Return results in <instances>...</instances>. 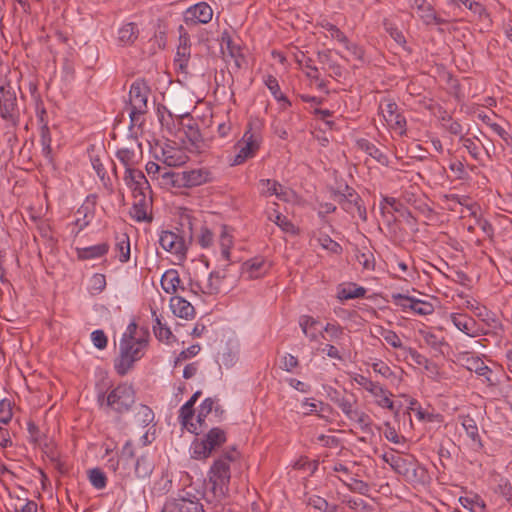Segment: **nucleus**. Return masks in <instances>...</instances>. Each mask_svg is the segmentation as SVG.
Returning <instances> with one entry per match:
<instances>
[{"label":"nucleus","instance_id":"e433bc0d","mask_svg":"<svg viewBox=\"0 0 512 512\" xmlns=\"http://www.w3.org/2000/svg\"><path fill=\"white\" fill-rule=\"evenodd\" d=\"M40 141L42 145V152L44 156L51 161L52 160V148H51V134L48 125H42L40 127Z\"/></svg>","mask_w":512,"mask_h":512},{"label":"nucleus","instance_id":"f8f14e48","mask_svg":"<svg viewBox=\"0 0 512 512\" xmlns=\"http://www.w3.org/2000/svg\"><path fill=\"white\" fill-rule=\"evenodd\" d=\"M242 143L240 142L239 153L235 156L233 165H239L243 163L249 157H252L259 148V142L251 129H248L243 136Z\"/></svg>","mask_w":512,"mask_h":512},{"label":"nucleus","instance_id":"c85d7f7f","mask_svg":"<svg viewBox=\"0 0 512 512\" xmlns=\"http://www.w3.org/2000/svg\"><path fill=\"white\" fill-rule=\"evenodd\" d=\"M194 409L188 408V406H182L179 410V421L181 425L186 428L189 432L198 435L202 430L198 429L197 424L192 422L194 416Z\"/></svg>","mask_w":512,"mask_h":512},{"label":"nucleus","instance_id":"09e8293b","mask_svg":"<svg viewBox=\"0 0 512 512\" xmlns=\"http://www.w3.org/2000/svg\"><path fill=\"white\" fill-rule=\"evenodd\" d=\"M380 112L383 115L386 123H390L392 121L391 118L393 116H397L399 113L398 106L395 102L387 101L385 103H381L379 106Z\"/></svg>","mask_w":512,"mask_h":512},{"label":"nucleus","instance_id":"6e6d98bb","mask_svg":"<svg viewBox=\"0 0 512 512\" xmlns=\"http://www.w3.org/2000/svg\"><path fill=\"white\" fill-rule=\"evenodd\" d=\"M302 407L305 409L304 414H312L313 412H317L318 409L321 412H324L326 410H331V407L328 404H325L321 401L319 402H310L309 399H305L302 403Z\"/></svg>","mask_w":512,"mask_h":512},{"label":"nucleus","instance_id":"5701e85b","mask_svg":"<svg viewBox=\"0 0 512 512\" xmlns=\"http://www.w3.org/2000/svg\"><path fill=\"white\" fill-rule=\"evenodd\" d=\"M109 250L107 243H100L94 246L76 248L77 257L80 260H89L99 258L105 255Z\"/></svg>","mask_w":512,"mask_h":512},{"label":"nucleus","instance_id":"cd10ccee","mask_svg":"<svg viewBox=\"0 0 512 512\" xmlns=\"http://www.w3.org/2000/svg\"><path fill=\"white\" fill-rule=\"evenodd\" d=\"M357 145L362 151L366 152L368 155L376 159L382 165L388 164L387 156L373 143L369 142L366 139H360L357 141Z\"/></svg>","mask_w":512,"mask_h":512},{"label":"nucleus","instance_id":"338daca9","mask_svg":"<svg viewBox=\"0 0 512 512\" xmlns=\"http://www.w3.org/2000/svg\"><path fill=\"white\" fill-rule=\"evenodd\" d=\"M372 369L374 372L380 374L385 378L395 377V373L391 370V368L382 361L373 363Z\"/></svg>","mask_w":512,"mask_h":512},{"label":"nucleus","instance_id":"8fccbe9b","mask_svg":"<svg viewBox=\"0 0 512 512\" xmlns=\"http://www.w3.org/2000/svg\"><path fill=\"white\" fill-rule=\"evenodd\" d=\"M341 402L342 403H340L338 407L341 409L344 415L350 420L358 411V409L356 408L357 399L354 396H352L351 398H347Z\"/></svg>","mask_w":512,"mask_h":512},{"label":"nucleus","instance_id":"de8ad7c7","mask_svg":"<svg viewBox=\"0 0 512 512\" xmlns=\"http://www.w3.org/2000/svg\"><path fill=\"white\" fill-rule=\"evenodd\" d=\"M116 249L119 252L120 262H127L130 258V242L129 237L126 234H124L122 239L117 242Z\"/></svg>","mask_w":512,"mask_h":512},{"label":"nucleus","instance_id":"2eb2a0df","mask_svg":"<svg viewBox=\"0 0 512 512\" xmlns=\"http://www.w3.org/2000/svg\"><path fill=\"white\" fill-rule=\"evenodd\" d=\"M135 201L130 209V216L137 222H151L152 216L148 214L149 203L144 191L133 193Z\"/></svg>","mask_w":512,"mask_h":512},{"label":"nucleus","instance_id":"aec40b11","mask_svg":"<svg viewBox=\"0 0 512 512\" xmlns=\"http://www.w3.org/2000/svg\"><path fill=\"white\" fill-rule=\"evenodd\" d=\"M369 393L376 399L375 402L378 406L394 411V402L390 399L392 393L380 383L376 382Z\"/></svg>","mask_w":512,"mask_h":512},{"label":"nucleus","instance_id":"4be33fe9","mask_svg":"<svg viewBox=\"0 0 512 512\" xmlns=\"http://www.w3.org/2000/svg\"><path fill=\"white\" fill-rule=\"evenodd\" d=\"M226 278L223 271L211 272L205 285L201 287V290L205 294L215 295L223 290L222 282Z\"/></svg>","mask_w":512,"mask_h":512},{"label":"nucleus","instance_id":"473e14b6","mask_svg":"<svg viewBox=\"0 0 512 512\" xmlns=\"http://www.w3.org/2000/svg\"><path fill=\"white\" fill-rule=\"evenodd\" d=\"M152 316L154 317V335L160 341H168L173 336L170 328L166 324L161 322V319L159 318L155 310H152Z\"/></svg>","mask_w":512,"mask_h":512},{"label":"nucleus","instance_id":"ddd939ff","mask_svg":"<svg viewBox=\"0 0 512 512\" xmlns=\"http://www.w3.org/2000/svg\"><path fill=\"white\" fill-rule=\"evenodd\" d=\"M179 45L175 55V65L182 71L186 72L190 59V39L188 33L183 26H180Z\"/></svg>","mask_w":512,"mask_h":512},{"label":"nucleus","instance_id":"052dcab7","mask_svg":"<svg viewBox=\"0 0 512 512\" xmlns=\"http://www.w3.org/2000/svg\"><path fill=\"white\" fill-rule=\"evenodd\" d=\"M391 298L394 304L401 307L403 310L410 309V305L412 304V301H414V297L401 293H394Z\"/></svg>","mask_w":512,"mask_h":512},{"label":"nucleus","instance_id":"4d7b16f0","mask_svg":"<svg viewBox=\"0 0 512 512\" xmlns=\"http://www.w3.org/2000/svg\"><path fill=\"white\" fill-rule=\"evenodd\" d=\"M89 214V207L86 205H82L76 212L77 218L75 220V225L78 226V232L88 226L90 220L87 219Z\"/></svg>","mask_w":512,"mask_h":512},{"label":"nucleus","instance_id":"ea45409f","mask_svg":"<svg viewBox=\"0 0 512 512\" xmlns=\"http://www.w3.org/2000/svg\"><path fill=\"white\" fill-rule=\"evenodd\" d=\"M183 175L182 172H173L168 170L166 167L163 169V172L160 176L161 184L163 186H171L175 188H183V185L178 184L179 177Z\"/></svg>","mask_w":512,"mask_h":512},{"label":"nucleus","instance_id":"bb28decb","mask_svg":"<svg viewBox=\"0 0 512 512\" xmlns=\"http://www.w3.org/2000/svg\"><path fill=\"white\" fill-rule=\"evenodd\" d=\"M180 282L179 274L174 269L167 270L161 277V286L168 294L176 293Z\"/></svg>","mask_w":512,"mask_h":512},{"label":"nucleus","instance_id":"49530a36","mask_svg":"<svg viewBox=\"0 0 512 512\" xmlns=\"http://www.w3.org/2000/svg\"><path fill=\"white\" fill-rule=\"evenodd\" d=\"M378 332L381 337L393 348H405L402 345V342L396 332L388 329H384L383 327H379Z\"/></svg>","mask_w":512,"mask_h":512},{"label":"nucleus","instance_id":"f3484780","mask_svg":"<svg viewBox=\"0 0 512 512\" xmlns=\"http://www.w3.org/2000/svg\"><path fill=\"white\" fill-rule=\"evenodd\" d=\"M124 181L133 190V193L144 191L149 187L144 173L132 167L126 169Z\"/></svg>","mask_w":512,"mask_h":512},{"label":"nucleus","instance_id":"a211bd4d","mask_svg":"<svg viewBox=\"0 0 512 512\" xmlns=\"http://www.w3.org/2000/svg\"><path fill=\"white\" fill-rule=\"evenodd\" d=\"M170 307L174 315L179 318L188 320L193 318L195 315V308L193 305L180 296H173L170 299Z\"/></svg>","mask_w":512,"mask_h":512},{"label":"nucleus","instance_id":"5fc2aeb1","mask_svg":"<svg viewBox=\"0 0 512 512\" xmlns=\"http://www.w3.org/2000/svg\"><path fill=\"white\" fill-rule=\"evenodd\" d=\"M384 29L387 33L397 42L398 44H404L406 42L404 35L402 32L395 27L388 19H384L383 21Z\"/></svg>","mask_w":512,"mask_h":512},{"label":"nucleus","instance_id":"7c9ffc66","mask_svg":"<svg viewBox=\"0 0 512 512\" xmlns=\"http://www.w3.org/2000/svg\"><path fill=\"white\" fill-rule=\"evenodd\" d=\"M452 322L457 327V329L469 336H472L473 328L476 324L473 318L466 314L458 313L452 315Z\"/></svg>","mask_w":512,"mask_h":512},{"label":"nucleus","instance_id":"6e6552de","mask_svg":"<svg viewBox=\"0 0 512 512\" xmlns=\"http://www.w3.org/2000/svg\"><path fill=\"white\" fill-rule=\"evenodd\" d=\"M393 470L412 484H423L427 478L426 469L412 456H401Z\"/></svg>","mask_w":512,"mask_h":512},{"label":"nucleus","instance_id":"4468645a","mask_svg":"<svg viewBox=\"0 0 512 512\" xmlns=\"http://www.w3.org/2000/svg\"><path fill=\"white\" fill-rule=\"evenodd\" d=\"M346 191L348 192V201L343 203V209L353 217L357 215L362 221H367V211L361 204L360 195L349 186H346Z\"/></svg>","mask_w":512,"mask_h":512},{"label":"nucleus","instance_id":"39448f33","mask_svg":"<svg viewBox=\"0 0 512 512\" xmlns=\"http://www.w3.org/2000/svg\"><path fill=\"white\" fill-rule=\"evenodd\" d=\"M226 442V433L220 428H211L201 441L193 442L192 457L195 459L208 458L212 452Z\"/></svg>","mask_w":512,"mask_h":512},{"label":"nucleus","instance_id":"7ed1b4c3","mask_svg":"<svg viewBox=\"0 0 512 512\" xmlns=\"http://www.w3.org/2000/svg\"><path fill=\"white\" fill-rule=\"evenodd\" d=\"M150 88L144 80H136L132 83L129 90V105L131 111L130 129L137 125L141 115L147 113V101Z\"/></svg>","mask_w":512,"mask_h":512},{"label":"nucleus","instance_id":"c9c22d12","mask_svg":"<svg viewBox=\"0 0 512 512\" xmlns=\"http://www.w3.org/2000/svg\"><path fill=\"white\" fill-rule=\"evenodd\" d=\"M214 400L212 398H206L200 405L198 414H197V424L200 428H207V424L205 423L206 418L212 412L214 407Z\"/></svg>","mask_w":512,"mask_h":512},{"label":"nucleus","instance_id":"bf43d9fd","mask_svg":"<svg viewBox=\"0 0 512 512\" xmlns=\"http://www.w3.org/2000/svg\"><path fill=\"white\" fill-rule=\"evenodd\" d=\"M425 343L436 351L441 352V347L445 344L444 338L438 337L436 334L427 332L424 335Z\"/></svg>","mask_w":512,"mask_h":512},{"label":"nucleus","instance_id":"a19ab883","mask_svg":"<svg viewBox=\"0 0 512 512\" xmlns=\"http://www.w3.org/2000/svg\"><path fill=\"white\" fill-rule=\"evenodd\" d=\"M461 143L467 149L468 153L479 163H482L481 147L475 142L473 138L461 137Z\"/></svg>","mask_w":512,"mask_h":512},{"label":"nucleus","instance_id":"a878e982","mask_svg":"<svg viewBox=\"0 0 512 512\" xmlns=\"http://www.w3.org/2000/svg\"><path fill=\"white\" fill-rule=\"evenodd\" d=\"M464 430L466 431L467 436L473 442V446L475 448H481L482 442L478 432V427L475 420L470 416H463L461 422Z\"/></svg>","mask_w":512,"mask_h":512},{"label":"nucleus","instance_id":"37998d69","mask_svg":"<svg viewBox=\"0 0 512 512\" xmlns=\"http://www.w3.org/2000/svg\"><path fill=\"white\" fill-rule=\"evenodd\" d=\"M365 293H366L365 288L356 287V285H353V287L342 288L341 290H339L338 298L340 300L361 298V297H364Z\"/></svg>","mask_w":512,"mask_h":512},{"label":"nucleus","instance_id":"f03ea898","mask_svg":"<svg viewBox=\"0 0 512 512\" xmlns=\"http://www.w3.org/2000/svg\"><path fill=\"white\" fill-rule=\"evenodd\" d=\"M148 341L145 338L123 337L120 341V356L115 361L117 373L124 376L133 366L134 362L141 359Z\"/></svg>","mask_w":512,"mask_h":512},{"label":"nucleus","instance_id":"f257e3e1","mask_svg":"<svg viewBox=\"0 0 512 512\" xmlns=\"http://www.w3.org/2000/svg\"><path fill=\"white\" fill-rule=\"evenodd\" d=\"M235 460V451L221 455L209 471V484L214 497L221 500L226 497L230 483V462Z\"/></svg>","mask_w":512,"mask_h":512},{"label":"nucleus","instance_id":"c03bdc74","mask_svg":"<svg viewBox=\"0 0 512 512\" xmlns=\"http://www.w3.org/2000/svg\"><path fill=\"white\" fill-rule=\"evenodd\" d=\"M135 418L139 424L147 426L154 420V413L150 407L140 405L135 414Z\"/></svg>","mask_w":512,"mask_h":512},{"label":"nucleus","instance_id":"412c9836","mask_svg":"<svg viewBox=\"0 0 512 512\" xmlns=\"http://www.w3.org/2000/svg\"><path fill=\"white\" fill-rule=\"evenodd\" d=\"M187 156L177 148L167 147L162 149V161L168 167H177L186 163Z\"/></svg>","mask_w":512,"mask_h":512},{"label":"nucleus","instance_id":"4c0bfd02","mask_svg":"<svg viewBox=\"0 0 512 512\" xmlns=\"http://www.w3.org/2000/svg\"><path fill=\"white\" fill-rule=\"evenodd\" d=\"M265 85L277 101H283L286 104L291 105L287 97L280 91L278 80L274 76L268 75L265 79Z\"/></svg>","mask_w":512,"mask_h":512},{"label":"nucleus","instance_id":"79ce46f5","mask_svg":"<svg viewBox=\"0 0 512 512\" xmlns=\"http://www.w3.org/2000/svg\"><path fill=\"white\" fill-rule=\"evenodd\" d=\"M410 309L418 314V315H430L434 312V306L432 303L427 301H422L420 299L414 298L412 304L410 305Z\"/></svg>","mask_w":512,"mask_h":512},{"label":"nucleus","instance_id":"a18cd8bd","mask_svg":"<svg viewBox=\"0 0 512 512\" xmlns=\"http://www.w3.org/2000/svg\"><path fill=\"white\" fill-rule=\"evenodd\" d=\"M89 480L96 489H103L106 486V475L99 468L89 470Z\"/></svg>","mask_w":512,"mask_h":512},{"label":"nucleus","instance_id":"e2e57ef3","mask_svg":"<svg viewBox=\"0 0 512 512\" xmlns=\"http://www.w3.org/2000/svg\"><path fill=\"white\" fill-rule=\"evenodd\" d=\"M345 485L353 492L366 495L369 491V485L358 479H352V482H345Z\"/></svg>","mask_w":512,"mask_h":512},{"label":"nucleus","instance_id":"6ab92c4d","mask_svg":"<svg viewBox=\"0 0 512 512\" xmlns=\"http://www.w3.org/2000/svg\"><path fill=\"white\" fill-rule=\"evenodd\" d=\"M187 18L195 23L206 24L211 21L213 16L212 8L206 2H200L187 10Z\"/></svg>","mask_w":512,"mask_h":512},{"label":"nucleus","instance_id":"9d476101","mask_svg":"<svg viewBox=\"0 0 512 512\" xmlns=\"http://www.w3.org/2000/svg\"><path fill=\"white\" fill-rule=\"evenodd\" d=\"M463 361V366L467 370L484 377L488 386L493 387L499 384V380L493 375L491 368L480 357L466 354V357H463Z\"/></svg>","mask_w":512,"mask_h":512},{"label":"nucleus","instance_id":"b1692460","mask_svg":"<svg viewBox=\"0 0 512 512\" xmlns=\"http://www.w3.org/2000/svg\"><path fill=\"white\" fill-rule=\"evenodd\" d=\"M261 194L265 196L275 195L280 200H287V192L283 190L282 185L276 180H260Z\"/></svg>","mask_w":512,"mask_h":512},{"label":"nucleus","instance_id":"2f4dec72","mask_svg":"<svg viewBox=\"0 0 512 512\" xmlns=\"http://www.w3.org/2000/svg\"><path fill=\"white\" fill-rule=\"evenodd\" d=\"M319 324L317 320L308 315H303L300 317L299 325L303 331V333L310 338V340L314 341L317 339V328L316 326Z\"/></svg>","mask_w":512,"mask_h":512},{"label":"nucleus","instance_id":"1a4fd4ad","mask_svg":"<svg viewBox=\"0 0 512 512\" xmlns=\"http://www.w3.org/2000/svg\"><path fill=\"white\" fill-rule=\"evenodd\" d=\"M178 184L183 188H193L215 180L214 173L207 167H200L183 171V175L179 177Z\"/></svg>","mask_w":512,"mask_h":512},{"label":"nucleus","instance_id":"0e129e2a","mask_svg":"<svg viewBox=\"0 0 512 512\" xmlns=\"http://www.w3.org/2000/svg\"><path fill=\"white\" fill-rule=\"evenodd\" d=\"M297 62L300 65H303L305 68L309 69L307 72V76L313 79H318V68L312 65V60L310 58H306L304 54L301 55V58L297 57Z\"/></svg>","mask_w":512,"mask_h":512},{"label":"nucleus","instance_id":"69168bd1","mask_svg":"<svg viewBox=\"0 0 512 512\" xmlns=\"http://www.w3.org/2000/svg\"><path fill=\"white\" fill-rule=\"evenodd\" d=\"M357 261L364 269L373 270L375 266L374 256L371 252H363L357 255Z\"/></svg>","mask_w":512,"mask_h":512},{"label":"nucleus","instance_id":"c756f323","mask_svg":"<svg viewBox=\"0 0 512 512\" xmlns=\"http://www.w3.org/2000/svg\"><path fill=\"white\" fill-rule=\"evenodd\" d=\"M265 262L262 259L254 258L243 263V273L248 275L249 279L258 278L265 272Z\"/></svg>","mask_w":512,"mask_h":512},{"label":"nucleus","instance_id":"72a5a7b5","mask_svg":"<svg viewBox=\"0 0 512 512\" xmlns=\"http://www.w3.org/2000/svg\"><path fill=\"white\" fill-rule=\"evenodd\" d=\"M318 60L321 64H326L328 66V68L332 71L334 77L342 76V67L332 60L331 50L319 51Z\"/></svg>","mask_w":512,"mask_h":512},{"label":"nucleus","instance_id":"603ef678","mask_svg":"<svg viewBox=\"0 0 512 512\" xmlns=\"http://www.w3.org/2000/svg\"><path fill=\"white\" fill-rule=\"evenodd\" d=\"M269 219L272 220L277 226H279L284 232L291 234L297 233L294 224L289 219H287V217L281 215L280 213L275 215V219H272V217H269Z\"/></svg>","mask_w":512,"mask_h":512},{"label":"nucleus","instance_id":"774afa93","mask_svg":"<svg viewBox=\"0 0 512 512\" xmlns=\"http://www.w3.org/2000/svg\"><path fill=\"white\" fill-rule=\"evenodd\" d=\"M318 241L323 248L331 252L338 253L341 250V246L332 240L328 235H323L318 239Z\"/></svg>","mask_w":512,"mask_h":512},{"label":"nucleus","instance_id":"393cba45","mask_svg":"<svg viewBox=\"0 0 512 512\" xmlns=\"http://www.w3.org/2000/svg\"><path fill=\"white\" fill-rule=\"evenodd\" d=\"M170 501L175 512H205L203 505L198 500L179 498Z\"/></svg>","mask_w":512,"mask_h":512},{"label":"nucleus","instance_id":"13d9d810","mask_svg":"<svg viewBox=\"0 0 512 512\" xmlns=\"http://www.w3.org/2000/svg\"><path fill=\"white\" fill-rule=\"evenodd\" d=\"M309 504L314 508L324 512H335L336 506L330 505L324 498L319 496L310 498Z\"/></svg>","mask_w":512,"mask_h":512},{"label":"nucleus","instance_id":"423d86ee","mask_svg":"<svg viewBox=\"0 0 512 512\" xmlns=\"http://www.w3.org/2000/svg\"><path fill=\"white\" fill-rule=\"evenodd\" d=\"M135 403V391L127 383L119 384L107 395V406L122 414L130 410Z\"/></svg>","mask_w":512,"mask_h":512},{"label":"nucleus","instance_id":"20e7f679","mask_svg":"<svg viewBox=\"0 0 512 512\" xmlns=\"http://www.w3.org/2000/svg\"><path fill=\"white\" fill-rule=\"evenodd\" d=\"M0 116L12 126L18 124L19 110L16 90L5 77H0Z\"/></svg>","mask_w":512,"mask_h":512},{"label":"nucleus","instance_id":"0eeeda50","mask_svg":"<svg viewBox=\"0 0 512 512\" xmlns=\"http://www.w3.org/2000/svg\"><path fill=\"white\" fill-rule=\"evenodd\" d=\"M135 452L133 449L132 442L128 440L122 450L119 459L114 465L113 460H110L111 467L113 468L116 475L126 483H133L136 481L134 476L133 464L135 463Z\"/></svg>","mask_w":512,"mask_h":512},{"label":"nucleus","instance_id":"864d4df0","mask_svg":"<svg viewBox=\"0 0 512 512\" xmlns=\"http://www.w3.org/2000/svg\"><path fill=\"white\" fill-rule=\"evenodd\" d=\"M116 156L126 169L132 167V165L135 163L134 150L122 148L117 151Z\"/></svg>","mask_w":512,"mask_h":512},{"label":"nucleus","instance_id":"3c124183","mask_svg":"<svg viewBox=\"0 0 512 512\" xmlns=\"http://www.w3.org/2000/svg\"><path fill=\"white\" fill-rule=\"evenodd\" d=\"M350 420L356 421L363 432H371L372 420L367 413L358 410L357 413Z\"/></svg>","mask_w":512,"mask_h":512},{"label":"nucleus","instance_id":"dca6fc26","mask_svg":"<svg viewBox=\"0 0 512 512\" xmlns=\"http://www.w3.org/2000/svg\"><path fill=\"white\" fill-rule=\"evenodd\" d=\"M133 469L136 481L144 483L150 478L154 470V462L149 456L142 455L135 460Z\"/></svg>","mask_w":512,"mask_h":512},{"label":"nucleus","instance_id":"9b49d317","mask_svg":"<svg viewBox=\"0 0 512 512\" xmlns=\"http://www.w3.org/2000/svg\"><path fill=\"white\" fill-rule=\"evenodd\" d=\"M159 243L164 250L175 254L179 259L184 258L186 255L187 249L183 238L172 231H163L160 235Z\"/></svg>","mask_w":512,"mask_h":512},{"label":"nucleus","instance_id":"680f3d73","mask_svg":"<svg viewBox=\"0 0 512 512\" xmlns=\"http://www.w3.org/2000/svg\"><path fill=\"white\" fill-rule=\"evenodd\" d=\"M12 407L10 401L2 400L0 402V422L8 424L12 419Z\"/></svg>","mask_w":512,"mask_h":512},{"label":"nucleus","instance_id":"f704fd0d","mask_svg":"<svg viewBox=\"0 0 512 512\" xmlns=\"http://www.w3.org/2000/svg\"><path fill=\"white\" fill-rule=\"evenodd\" d=\"M138 37V29L134 23L124 25L118 32V39L123 44H131Z\"/></svg>","mask_w":512,"mask_h":512},{"label":"nucleus","instance_id":"58836bf2","mask_svg":"<svg viewBox=\"0 0 512 512\" xmlns=\"http://www.w3.org/2000/svg\"><path fill=\"white\" fill-rule=\"evenodd\" d=\"M185 135L189 142L196 147H198V144L202 142L200 130L192 118H190L189 123L185 125Z\"/></svg>","mask_w":512,"mask_h":512}]
</instances>
